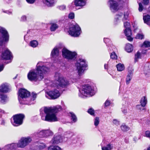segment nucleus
<instances>
[{"mask_svg": "<svg viewBox=\"0 0 150 150\" xmlns=\"http://www.w3.org/2000/svg\"><path fill=\"white\" fill-rule=\"evenodd\" d=\"M36 69L30 71L27 75L28 79L31 81H40L44 77V75L46 71L47 67L46 63L38 62L37 65Z\"/></svg>", "mask_w": 150, "mask_h": 150, "instance_id": "1", "label": "nucleus"}, {"mask_svg": "<svg viewBox=\"0 0 150 150\" xmlns=\"http://www.w3.org/2000/svg\"><path fill=\"white\" fill-rule=\"evenodd\" d=\"M62 110L61 106L57 105L47 108V121L55 122L58 121L57 114Z\"/></svg>", "mask_w": 150, "mask_h": 150, "instance_id": "2", "label": "nucleus"}, {"mask_svg": "<svg viewBox=\"0 0 150 150\" xmlns=\"http://www.w3.org/2000/svg\"><path fill=\"white\" fill-rule=\"evenodd\" d=\"M56 76L58 78L54 81L53 86L58 89H60L61 88H65L68 86L69 83V81L64 78L61 75L57 74Z\"/></svg>", "mask_w": 150, "mask_h": 150, "instance_id": "3", "label": "nucleus"}, {"mask_svg": "<svg viewBox=\"0 0 150 150\" xmlns=\"http://www.w3.org/2000/svg\"><path fill=\"white\" fill-rule=\"evenodd\" d=\"M79 96L84 98L89 96H92L94 93L93 88L88 85H83L82 88L79 90Z\"/></svg>", "mask_w": 150, "mask_h": 150, "instance_id": "4", "label": "nucleus"}, {"mask_svg": "<svg viewBox=\"0 0 150 150\" xmlns=\"http://www.w3.org/2000/svg\"><path fill=\"white\" fill-rule=\"evenodd\" d=\"M75 66L78 70L77 79H79L80 77L83 74L85 69L87 67V63L84 59H79L76 63Z\"/></svg>", "mask_w": 150, "mask_h": 150, "instance_id": "5", "label": "nucleus"}, {"mask_svg": "<svg viewBox=\"0 0 150 150\" xmlns=\"http://www.w3.org/2000/svg\"><path fill=\"white\" fill-rule=\"evenodd\" d=\"M68 33L71 36L77 37L80 35L81 29L79 25L76 24L71 26L69 28Z\"/></svg>", "mask_w": 150, "mask_h": 150, "instance_id": "6", "label": "nucleus"}, {"mask_svg": "<svg viewBox=\"0 0 150 150\" xmlns=\"http://www.w3.org/2000/svg\"><path fill=\"white\" fill-rule=\"evenodd\" d=\"M70 132L66 133L64 136L62 137L60 135L56 136L51 141L52 143L54 144H58L62 141H66L68 138H69L72 135Z\"/></svg>", "mask_w": 150, "mask_h": 150, "instance_id": "7", "label": "nucleus"}, {"mask_svg": "<svg viewBox=\"0 0 150 150\" xmlns=\"http://www.w3.org/2000/svg\"><path fill=\"white\" fill-rule=\"evenodd\" d=\"M0 32L2 34V37L0 38V46L4 42H8L9 40V35L7 31L2 27H0Z\"/></svg>", "mask_w": 150, "mask_h": 150, "instance_id": "8", "label": "nucleus"}, {"mask_svg": "<svg viewBox=\"0 0 150 150\" xmlns=\"http://www.w3.org/2000/svg\"><path fill=\"white\" fill-rule=\"evenodd\" d=\"M13 117L14 121L13 125L15 126H18L23 123L24 115L22 114H17L13 116Z\"/></svg>", "mask_w": 150, "mask_h": 150, "instance_id": "9", "label": "nucleus"}, {"mask_svg": "<svg viewBox=\"0 0 150 150\" xmlns=\"http://www.w3.org/2000/svg\"><path fill=\"white\" fill-rule=\"evenodd\" d=\"M32 141L30 137H22L18 142V147L24 148L28 145Z\"/></svg>", "mask_w": 150, "mask_h": 150, "instance_id": "10", "label": "nucleus"}, {"mask_svg": "<svg viewBox=\"0 0 150 150\" xmlns=\"http://www.w3.org/2000/svg\"><path fill=\"white\" fill-rule=\"evenodd\" d=\"M30 93L27 90L23 88L20 89L18 93V99L19 102L24 98H27L29 96Z\"/></svg>", "mask_w": 150, "mask_h": 150, "instance_id": "11", "label": "nucleus"}, {"mask_svg": "<svg viewBox=\"0 0 150 150\" xmlns=\"http://www.w3.org/2000/svg\"><path fill=\"white\" fill-rule=\"evenodd\" d=\"M110 8L111 11L113 12L117 11L119 8V1L117 0H110L108 1Z\"/></svg>", "mask_w": 150, "mask_h": 150, "instance_id": "12", "label": "nucleus"}, {"mask_svg": "<svg viewBox=\"0 0 150 150\" xmlns=\"http://www.w3.org/2000/svg\"><path fill=\"white\" fill-rule=\"evenodd\" d=\"M62 54L63 57L68 59H72L76 55V52H71L65 48L62 50Z\"/></svg>", "mask_w": 150, "mask_h": 150, "instance_id": "13", "label": "nucleus"}, {"mask_svg": "<svg viewBox=\"0 0 150 150\" xmlns=\"http://www.w3.org/2000/svg\"><path fill=\"white\" fill-rule=\"evenodd\" d=\"M47 95L52 99H55L58 98L61 95L59 91L56 90L49 91L47 92Z\"/></svg>", "mask_w": 150, "mask_h": 150, "instance_id": "14", "label": "nucleus"}, {"mask_svg": "<svg viewBox=\"0 0 150 150\" xmlns=\"http://www.w3.org/2000/svg\"><path fill=\"white\" fill-rule=\"evenodd\" d=\"M1 57L3 59H10L12 57V54L8 49H6L2 52Z\"/></svg>", "mask_w": 150, "mask_h": 150, "instance_id": "15", "label": "nucleus"}, {"mask_svg": "<svg viewBox=\"0 0 150 150\" xmlns=\"http://www.w3.org/2000/svg\"><path fill=\"white\" fill-rule=\"evenodd\" d=\"M40 115L42 120L47 121V107H44L41 108Z\"/></svg>", "mask_w": 150, "mask_h": 150, "instance_id": "16", "label": "nucleus"}, {"mask_svg": "<svg viewBox=\"0 0 150 150\" xmlns=\"http://www.w3.org/2000/svg\"><path fill=\"white\" fill-rule=\"evenodd\" d=\"M18 147V143L17 144L12 143L6 145L3 148L5 150H15Z\"/></svg>", "mask_w": 150, "mask_h": 150, "instance_id": "17", "label": "nucleus"}, {"mask_svg": "<svg viewBox=\"0 0 150 150\" xmlns=\"http://www.w3.org/2000/svg\"><path fill=\"white\" fill-rule=\"evenodd\" d=\"M74 3L76 6L82 7L86 5V1L85 0H74Z\"/></svg>", "mask_w": 150, "mask_h": 150, "instance_id": "18", "label": "nucleus"}, {"mask_svg": "<svg viewBox=\"0 0 150 150\" xmlns=\"http://www.w3.org/2000/svg\"><path fill=\"white\" fill-rule=\"evenodd\" d=\"M124 33L127 37V39L129 41H132L133 38L131 37L132 33L130 28H126L125 30Z\"/></svg>", "mask_w": 150, "mask_h": 150, "instance_id": "19", "label": "nucleus"}, {"mask_svg": "<svg viewBox=\"0 0 150 150\" xmlns=\"http://www.w3.org/2000/svg\"><path fill=\"white\" fill-rule=\"evenodd\" d=\"M8 97L6 95L0 92V103L5 104L8 100Z\"/></svg>", "mask_w": 150, "mask_h": 150, "instance_id": "20", "label": "nucleus"}, {"mask_svg": "<svg viewBox=\"0 0 150 150\" xmlns=\"http://www.w3.org/2000/svg\"><path fill=\"white\" fill-rule=\"evenodd\" d=\"M8 86L7 84H3L0 87V92L6 93L9 91Z\"/></svg>", "mask_w": 150, "mask_h": 150, "instance_id": "21", "label": "nucleus"}, {"mask_svg": "<svg viewBox=\"0 0 150 150\" xmlns=\"http://www.w3.org/2000/svg\"><path fill=\"white\" fill-rule=\"evenodd\" d=\"M125 50L128 52H131L133 50L132 45L129 43L127 44L125 46Z\"/></svg>", "mask_w": 150, "mask_h": 150, "instance_id": "22", "label": "nucleus"}, {"mask_svg": "<svg viewBox=\"0 0 150 150\" xmlns=\"http://www.w3.org/2000/svg\"><path fill=\"white\" fill-rule=\"evenodd\" d=\"M113 149V146L111 144H108L105 146H102V150H112Z\"/></svg>", "mask_w": 150, "mask_h": 150, "instance_id": "23", "label": "nucleus"}, {"mask_svg": "<svg viewBox=\"0 0 150 150\" xmlns=\"http://www.w3.org/2000/svg\"><path fill=\"white\" fill-rule=\"evenodd\" d=\"M140 103L142 107H144L147 103V99L145 96H143L141 99Z\"/></svg>", "mask_w": 150, "mask_h": 150, "instance_id": "24", "label": "nucleus"}, {"mask_svg": "<svg viewBox=\"0 0 150 150\" xmlns=\"http://www.w3.org/2000/svg\"><path fill=\"white\" fill-rule=\"evenodd\" d=\"M59 54V52L58 48L55 47L52 51L51 54L52 57H54L58 56Z\"/></svg>", "mask_w": 150, "mask_h": 150, "instance_id": "25", "label": "nucleus"}, {"mask_svg": "<svg viewBox=\"0 0 150 150\" xmlns=\"http://www.w3.org/2000/svg\"><path fill=\"white\" fill-rule=\"evenodd\" d=\"M122 16L123 17V20H126L128 18V14H124V15H123V13H120V14H118L117 15L116 18L117 19H120L122 18Z\"/></svg>", "mask_w": 150, "mask_h": 150, "instance_id": "26", "label": "nucleus"}, {"mask_svg": "<svg viewBox=\"0 0 150 150\" xmlns=\"http://www.w3.org/2000/svg\"><path fill=\"white\" fill-rule=\"evenodd\" d=\"M116 67L117 70L120 71L124 70L125 69L124 64L121 63H119L117 64Z\"/></svg>", "mask_w": 150, "mask_h": 150, "instance_id": "27", "label": "nucleus"}, {"mask_svg": "<svg viewBox=\"0 0 150 150\" xmlns=\"http://www.w3.org/2000/svg\"><path fill=\"white\" fill-rule=\"evenodd\" d=\"M45 147V146L44 144H38V145H36L34 148V150H40L42 149Z\"/></svg>", "mask_w": 150, "mask_h": 150, "instance_id": "28", "label": "nucleus"}, {"mask_svg": "<svg viewBox=\"0 0 150 150\" xmlns=\"http://www.w3.org/2000/svg\"><path fill=\"white\" fill-rule=\"evenodd\" d=\"M38 42L36 40H33L30 42V45L33 48L36 47L38 45Z\"/></svg>", "mask_w": 150, "mask_h": 150, "instance_id": "29", "label": "nucleus"}, {"mask_svg": "<svg viewBox=\"0 0 150 150\" xmlns=\"http://www.w3.org/2000/svg\"><path fill=\"white\" fill-rule=\"evenodd\" d=\"M51 25L50 28V30L51 31H54L58 27V25L56 23H51Z\"/></svg>", "mask_w": 150, "mask_h": 150, "instance_id": "30", "label": "nucleus"}, {"mask_svg": "<svg viewBox=\"0 0 150 150\" xmlns=\"http://www.w3.org/2000/svg\"><path fill=\"white\" fill-rule=\"evenodd\" d=\"M132 71L129 72L128 75H127L126 80V82L127 84H128L129 83L130 80L132 79Z\"/></svg>", "mask_w": 150, "mask_h": 150, "instance_id": "31", "label": "nucleus"}, {"mask_svg": "<svg viewBox=\"0 0 150 150\" xmlns=\"http://www.w3.org/2000/svg\"><path fill=\"white\" fill-rule=\"evenodd\" d=\"M121 129L124 132L128 131L129 129V128L126 125L123 124L120 126Z\"/></svg>", "mask_w": 150, "mask_h": 150, "instance_id": "32", "label": "nucleus"}, {"mask_svg": "<svg viewBox=\"0 0 150 150\" xmlns=\"http://www.w3.org/2000/svg\"><path fill=\"white\" fill-rule=\"evenodd\" d=\"M47 131L46 130H42L38 133L39 136L40 137H44L46 134Z\"/></svg>", "mask_w": 150, "mask_h": 150, "instance_id": "33", "label": "nucleus"}, {"mask_svg": "<svg viewBox=\"0 0 150 150\" xmlns=\"http://www.w3.org/2000/svg\"><path fill=\"white\" fill-rule=\"evenodd\" d=\"M143 19L144 23L148 24L147 23L150 21V16L148 15L144 16Z\"/></svg>", "mask_w": 150, "mask_h": 150, "instance_id": "34", "label": "nucleus"}, {"mask_svg": "<svg viewBox=\"0 0 150 150\" xmlns=\"http://www.w3.org/2000/svg\"><path fill=\"white\" fill-rule=\"evenodd\" d=\"M48 150H61V149L58 146H51Z\"/></svg>", "mask_w": 150, "mask_h": 150, "instance_id": "35", "label": "nucleus"}, {"mask_svg": "<svg viewBox=\"0 0 150 150\" xmlns=\"http://www.w3.org/2000/svg\"><path fill=\"white\" fill-rule=\"evenodd\" d=\"M141 54L139 51H138L135 54L134 60L135 62H137L138 61V59L140 58Z\"/></svg>", "mask_w": 150, "mask_h": 150, "instance_id": "36", "label": "nucleus"}, {"mask_svg": "<svg viewBox=\"0 0 150 150\" xmlns=\"http://www.w3.org/2000/svg\"><path fill=\"white\" fill-rule=\"evenodd\" d=\"M55 2V0H47V6H53Z\"/></svg>", "mask_w": 150, "mask_h": 150, "instance_id": "37", "label": "nucleus"}, {"mask_svg": "<svg viewBox=\"0 0 150 150\" xmlns=\"http://www.w3.org/2000/svg\"><path fill=\"white\" fill-rule=\"evenodd\" d=\"M144 35L143 34L138 33L137 34L135 38L137 39H142L144 38Z\"/></svg>", "mask_w": 150, "mask_h": 150, "instance_id": "38", "label": "nucleus"}, {"mask_svg": "<svg viewBox=\"0 0 150 150\" xmlns=\"http://www.w3.org/2000/svg\"><path fill=\"white\" fill-rule=\"evenodd\" d=\"M70 114L71 116V119L73 120V121L75 122L77 120V118L76 116L72 112H70Z\"/></svg>", "mask_w": 150, "mask_h": 150, "instance_id": "39", "label": "nucleus"}, {"mask_svg": "<svg viewBox=\"0 0 150 150\" xmlns=\"http://www.w3.org/2000/svg\"><path fill=\"white\" fill-rule=\"evenodd\" d=\"M110 56L111 58L112 59H116L117 58V56L114 52H113L111 54Z\"/></svg>", "mask_w": 150, "mask_h": 150, "instance_id": "40", "label": "nucleus"}, {"mask_svg": "<svg viewBox=\"0 0 150 150\" xmlns=\"http://www.w3.org/2000/svg\"><path fill=\"white\" fill-rule=\"evenodd\" d=\"M99 118L98 117H95L94 121V124L95 126H97L99 123Z\"/></svg>", "mask_w": 150, "mask_h": 150, "instance_id": "41", "label": "nucleus"}, {"mask_svg": "<svg viewBox=\"0 0 150 150\" xmlns=\"http://www.w3.org/2000/svg\"><path fill=\"white\" fill-rule=\"evenodd\" d=\"M142 46L145 47L150 46V42L148 41H145L144 42Z\"/></svg>", "mask_w": 150, "mask_h": 150, "instance_id": "42", "label": "nucleus"}, {"mask_svg": "<svg viewBox=\"0 0 150 150\" xmlns=\"http://www.w3.org/2000/svg\"><path fill=\"white\" fill-rule=\"evenodd\" d=\"M88 112L91 115H93L94 114V111L92 108H89L88 110Z\"/></svg>", "mask_w": 150, "mask_h": 150, "instance_id": "43", "label": "nucleus"}, {"mask_svg": "<svg viewBox=\"0 0 150 150\" xmlns=\"http://www.w3.org/2000/svg\"><path fill=\"white\" fill-rule=\"evenodd\" d=\"M112 123L113 124L117 126L119 125V121L117 119H114L112 120Z\"/></svg>", "mask_w": 150, "mask_h": 150, "instance_id": "44", "label": "nucleus"}, {"mask_svg": "<svg viewBox=\"0 0 150 150\" xmlns=\"http://www.w3.org/2000/svg\"><path fill=\"white\" fill-rule=\"evenodd\" d=\"M122 111L124 114H127L128 112L127 108H122Z\"/></svg>", "mask_w": 150, "mask_h": 150, "instance_id": "45", "label": "nucleus"}, {"mask_svg": "<svg viewBox=\"0 0 150 150\" xmlns=\"http://www.w3.org/2000/svg\"><path fill=\"white\" fill-rule=\"evenodd\" d=\"M124 26L125 28H129L130 24L129 23L125 22L124 23Z\"/></svg>", "mask_w": 150, "mask_h": 150, "instance_id": "46", "label": "nucleus"}, {"mask_svg": "<svg viewBox=\"0 0 150 150\" xmlns=\"http://www.w3.org/2000/svg\"><path fill=\"white\" fill-rule=\"evenodd\" d=\"M68 17L70 19H73L74 17V13H70Z\"/></svg>", "mask_w": 150, "mask_h": 150, "instance_id": "47", "label": "nucleus"}, {"mask_svg": "<svg viewBox=\"0 0 150 150\" xmlns=\"http://www.w3.org/2000/svg\"><path fill=\"white\" fill-rule=\"evenodd\" d=\"M143 9V7L142 4L141 3H139V10L140 11H142Z\"/></svg>", "mask_w": 150, "mask_h": 150, "instance_id": "48", "label": "nucleus"}, {"mask_svg": "<svg viewBox=\"0 0 150 150\" xmlns=\"http://www.w3.org/2000/svg\"><path fill=\"white\" fill-rule=\"evenodd\" d=\"M27 20V17L25 16H22L21 18V21H25Z\"/></svg>", "mask_w": 150, "mask_h": 150, "instance_id": "49", "label": "nucleus"}, {"mask_svg": "<svg viewBox=\"0 0 150 150\" xmlns=\"http://www.w3.org/2000/svg\"><path fill=\"white\" fill-rule=\"evenodd\" d=\"M53 133L52 132L50 129H47V136H49L52 135Z\"/></svg>", "mask_w": 150, "mask_h": 150, "instance_id": "50", "label": "nucleus"}, {"mask_svg": "<svg viewBox=\"0 0 150 150\" xmlns=\"http://www.w3.org/2000/svg\"><path fill=\"white\" fill-rule=\"evenodd\" d=\"M32 98L31 99L34 100L36 98L37 94L35 93H33L32 94Z\"/></svg>", "mask_w": 150, "mask_h": 150, "instance_id": "51", "label": "nucleus"}, {"mask_svg": "<svg viewBox=\"0 0 150 150\" xmlns=\"http://www.w3.org/2000/svg\"><path fill=\"white\" fill-rule=\"evenodd\" d=\"M27 2L30 4H33L34 3L36 0H26Z\"/></svg>", "mask_w": 150, "mask_h": 150, "instance_id": "52", "label": "nucleus"}, {"mask_svg": "<svg viewBox=\"0 0 150 150\" xmlns=\"http://www.w3.org/2000/svg\"><path fill=\"white\" fill-rule=\"evenodd\" d=\"M110 103V101L109 100H107L105 103V106H109Z\"/></svg>", "mask_w": 150, "mask_h": 150, "instance_id": "53", "label": "nucleus"}, {"mask_svg": "<svg viewBox=\"0 0 150 150\" xmlns=\"http://www.w3.org/2000/svg\"><path fill=\"white\" fill-rule=\"evenodd\" d=\"M59 8L60 10H63L66 8V6L64 5L61 6H59Z\"/></svg>", "mask_w": 150, "mask_h": 150, "instance_id": "54", "label": "nucleus"}, {"mask_svg": "<svg viewBox=\"0 0 150 150\" xmlns=\"http://www.w3.org/2000/svg\"><path fill=\"white\" fill-rule=\"evenodd\" d=\"M143 3L144 4L147 5L149 3V0H143Z\"/></svg>", "mask_w": 150, "mask_h": 150, "instance_id": "55", "label": "nucleus"}, {"mask_svg": "<svg viewBox=\"0 0 150 150\" xmlns=\"http://www.w3.org/2000/svg\"><path fill=\"white\" fill-rule=\"evenodd\" d=\"M4 68V65L3 64H0V72L3 70Z\"/></svg>", "mask_w": 150, "mask_h": 150, "instance_id": "56", "label": "nucleus"}, {"mask_svg": "<svg viewBox=\"0 0 150 150\" xmlns=\"http://www.w3.org/2000/svg\"><path fill=\"white\" fill-rule=\"evenodd\" d=\"M5 113V111L4 110L0 108V114H4Z\"/></svg>", "mask_w": 150, "mask_h": 150, "instance_id": "57", "label": "nucleus"}, {"mask_svg": "<svg viewBox=\"0 0 150 150\" xmlns=\"http://www.w3.org/2000/svg\"><path fill=\"white\" fill-rule=\"evenodd\" d=\"M104 41L105 43H106L107 42H109V40L107 38H104Z\"/></svg>", "mask_w": 150, "mask_h": 150, "instance_id": "58", "label": "nucleus"}, {"mask_svg": "<svg viewBox=\"0 0 150 150\" xmlns=\"http://www.w3.org/2000/svg\"><path fill=\"white\" fill-rule=\"evenodd\" d=\"M142 106L140 105H137V108L138 109H141V107Z\"/></svg>", "mask_w": 150, "mask_h": 150, "instance_id": "59", "label": "nucleus"}, {"mask_svg": "<svg viewBox=\"0 0 150 150\" xmlns=\"http://www.w3.org/2000/svg\"><path fill=\"white\" fill-rule=\"evenodd\" d=\"M108 67V64H105L104 65V68L105 69H107Z\"/></svg>", "mask_w": 150, "mask_h": 150, "instance_id": "60", "label": "nucleus"}, {"mask_svg": "<svg viewBox=\"0 0 150 150\" xmlns=\"http://www.w3.org/2000/svg\"><path fill=\"white\" fill-rule=\"evenodd\" d=\"M43 1L44 4H46V3L47 2V0H45V1L43 0Z\"/></svg>", "mask_w": 150, "mask_h": 150, "instance_id": "61", "label": "nucleus"}, {"mask_svg": "<svg viewBox=\"0 0 150 150\" xmlns=\"http://www.w3.org/2000/svg\"><path fill=\"white\" fill-rule=\"evenodd\" d=\"M147 150H150V147H149L148 149Z\"/></svg>", "mask_w": 150, "mask_h": 150, "instance_id": "62", "label": "nucleus"}, {"mask_svg": "<svg viewBox=\"0 0 150 150\" xmlns=\"http://www.w3.org/2000/svg\"><path fill=\"white\" fill-rule=\"evenodd\" d=\"M20 103H22V100L21 101V102H20Z\"/></svg>", "mask_w": 150, "mask_h": 150, "instance_id": "63", "label": "nucleus"}, {"mask_svg": "<svg viewBox=\"0 0 150 150\" xmlns=\"http://www.w3.org/2000/svg\"><path fill=\"white\" fill-rule=\"evenodd\" d=\"M0 150H1V149L0 148Z\"/></svg>", "mask_w": 150, "mask_h": 150, "instance_id": "64", "label": "nucleus"}]
</instances>
